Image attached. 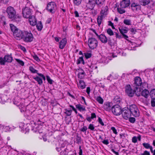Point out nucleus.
I'll use <instances>...</instances> for the list:
<instances>
[{
  "label": "nucleus",
  "instance_id": "1",
  "mask_svg": "<svg viewBox=\"0 0 155 155\" xmlns=\"http://www.w3.org/2000/svg\"><path fill=\"white\" fill-rule=\"evenodd\" d=\"M133 87L135 88L136 90L138 91H141V89L147 88L148 87V85L146 82L142 83L141 78L139 77H136L134 79V82L133 85Z\"/></svg>",
  "mask_w": 155,
  "mask_h": 155
},
{
  "label": "nucleus",
  "instance_id": "2",
  "mask_svg": "<svg viewBox=\"0 0 155 155\" xmlns=\"http://www.w3.org/2000/svg\"><path fill=\"white\" fill-rule=\"evenodd\" d=\"M11 31L13 32L14 37L17 40H20L22 39L23 36L24 31H22L18 29L12 24L10 25Z\"/></svg>",
  "mask_w": 155,
  "mask_h": 155
},
{
  "label": "nucleus",
  "instance_id": "3",
  "mask_svg": "<svg viewBox=\"0 0 155 155\" xmlns=\"http://www.w3.org/2000/svg\"><path fill=\"white\" fill-rule=\"evenodd\" d=\"M34 39V37L30 31H24L23 36L22 39L26 42H29L32 41Z\"/></svg>",
  "mask_w": 155,
  "mask_h": 155
},
{
  "label": "nucleus",
  "instance_id": "4",
  "mask_svg": "<svg viewBox=\"0 0 155 155\" xmlns=\"http://www.w3.org/2000/svg\"><path fill=\"white\" fill-rule=\"evenodd\" d=\"M138 91L136 90L135 88L134 87L133 89L130 85H127L125 87V92L126 94L129 97H133L134 93Z\"/></svg>",
  "mask_w": 155,
  "mask_h": 155
},
{
  "label": "nucleus",
  "instance_id": "5",
  "mask_svg": "<svg viewBox=\"0 0 155 155\" xmlns=\"http://www.w3.org/2000/svg\"><path fill=\"white\" fill-rule=\"evenodd\" d=\"M8 17L12 20H15L16 14V11L14 8L11 6L8 7L6 10Z\"/></svg>",
  "mask_w": 155,
  "mask_h": 155
},
{
  "label": "nucleus",
  "instance_id": "6",
  "mask_svg": "<svg viewBox=\"0 0 155 155\" xmlns=\"http://www.w3.org/2000/svg\"><path fill=\"white\" fill-rule=\"evenodd\" d=\"M88 44L89 47L91 49L95 48L98 45V41L94 38H91L88 40Z\"/></svg>",
  "mask_w": 155,
  "mask_h": 155
},
{
  "label": "nucleus",
  "instance_id": "7",
  "mask_svg": "<svg viewBox=\"0 0 155 155\" xmlns=\"http://www.w3.org/2000/svg\"><path fill=\"white\" fill-rule=\"evenodd\" d=\"M122 114L123 118L127 120L131 116V110L128 107H124L123 109Z\"/></svg>",
  "mask_w": 155,
  "mask_h": 155
},
{
  "label": "nucleus",
  "instance_id": "8",
  "mask_svg": "<svg viewBox=\"0 0 155 155\" xmlns=\"http://www.w3.org/2000/svg\"><path fill=\"white\" fill-rule=\"evenodd\" d=\"M22 14L24 18H28L31 16L32 10L29 8L26 7L22 9Z\"/></svg>",
  "mask_w": 155,
  "mask_h": 155
},
{
  "label": "nucleus",
  "instance_id": "9",
  "mask_svg": "<svg viewBox=\"0 0 155 155\" xmlns=\"http://www.w3.org/2000/svg\"><path fill=\"white\" fill-rule=\"evenodd\" d=\"M56 5L54 2H51L47 5V9L50 12L54 13L56 9Z\"/></svg>",
  "mask_w": 155,
  "mask_h": 155
},
{
  "label": "nucleus",
  "instance_id": "10",
  "mask_svg": "<svg viewBox=\"0 0 155 155\" xmlns=\"http://www.w3.org/2000/svg\"><path fill=\"white\" fill-rule=\"evenodd\" d=\"M113 113L116 115H119L122 114V110L120 107H111Z\"/></svg>",
  "mask_w": 155,
  "mask_h": 155
},
{
  "label": "nucleus",
  "instance_id": "11",
  "mask_svg": "<svg viewBox=\"0 0 155 155\" xmlns=\"http://www.w3.org/2000/svg\"><path fill=\"white\" fill-rule=\"evenodd\" d=\"M29 69L32 73L37 74L39 76L42 78L45 81V77L43 74L38 73V71L35 69L33 67L30 66L29 68Z\"/></svg>",
  "mask_w": 155,
  "mask_h": 155
},
{
  "label": "nucleus",
  "instance_id": "12",
  "mask_svg": "<svg viewBox=\"0 0 155 155\" xmlns=\"http://www.w3.org/2000/svg\"><path fill=\"white\" fill-rule=\"evenodd\" d=\"M96 3L95 0H89L87 3V7L89 9H92L94 7Z\"/></svg>",
  "mask_w": 155,
  "mask_h": 155
},
{
  "label": "nucleus",
  "instance_id": "13",
  "mask_svg": "<svg viewBox=\"0 0 155 155\" xmlns=\"http://www.w3.org/2000/svg\"><path fill=\"white\" fill-rule=\"evenodd\" d=\"M131 7L132 10L134 12H135L140 10V5L137 3L134 2H133L131 4Z\"/></svg>",
  "mask_w": 155,
  "mask_h": 155
},
{
  "label": "nucleus",
  "instance_id": "14",
  "mask_svg": "<svg viewBox=\"0 0 155 155\" xmlns=\"http://www.w3.org/2000/svg\"><path fill=\"white\" fill-rule=\"evenodd\" d=\"M132 109H130L131 113L135 117H138L139 116V111L137 107H132Z\"/></svg>",
  "mask_w": 155,
  "mask_h": 155
},
{
  "label": "nucleus",
  "instance_id": "15",
  "mask_svg": "<svg viewBox=\"0 0 155 155\" xmlns=\"http://www.w3.org/2000/svg\"><path fill=\"white\" fill-rule=\"evenodd\" d=\"M129 0H123L120 3V6L122 8H126L129 5Z\"/></svg>",
  "mask_w": 155,
  "mask_h": 155
},
{
  "label": "nucleus",
  "instance_id": "16",
  "mask_svg": "<svg viewBox=\"0 0 155 155\" xmlns=\"http://www.w3.org/2000/svg\"><path fill=\"white\" fill-rule=\"evenodd\" d=\"M67 42L66 38L62 39L59 42V47L61 49H63L65 47Z\"/></svg>",
  "mask_w": 155,
  "mask_h": 155
},
{
  "label": "nucleus",
  "instance_id": "17",
  "mask_svg": "<svg viewBox=\"0 0 155 155\" xmlns=\"http://www.w3.org/2000/svg\"><path fill=\"white\" fill-rule=\"evenodd\" d=\"M98 37L102 43H107L108 39L105 35L101 34L99 35Z\"/></svg>",
  "mask_w": 155,
  "mask_h": 155
},
{
  "label": "nucleus",
  "instance_id": "18",
  "mask_svg": "<svg viewBox=\"0 0 155 155\" xmlns=\"http://www.w3.org/2000/svg\"><path fill=\"white\" fill-rule=\"evenodd\" d=\"M29 125V124H28L25 125L24 123H21L20 124L19 127L22 130L27 131L30 130V129L28 128V125Z\"/></svg>",
  "mask_w": 155,
  "mask_h": 155
},
{
  "label": "nucleus",
  "instance_id": "19",
  "mask_svg": "<svg viewBox=\"0 0 155 155\" xmlns=\"http://www.w3.org/2000/svg\"><path fill=\"white\" fill-rule=\"evenodd\" d=\"M29 18V21L30 25L32 26H34L36 24V20L34 16L31 15Z\"/></svg>",
  "mask_w": 155,
  "mask_h": 155
},
{
  "label": "nucleus",
  "instance_id": "20",
  "mask_svg": "<svg viewBox=\"0 0 155 155\" xmlns=\"http://www.w3.org/2000/svg\"><path fill=\"white\" fill-rule=\"evenodd\" d=\"M26 107H21L20 108V111L21 112H25V115H28V116H29L30 115H31V112L28 110H26Z\"/></svg>",
  "mask_w": 155,
  "mask_h": 155
},
{
  "label": "nucleus",
  "instance_id": "21",
  "mask_svg": "<svg viewBox=\"0 0 155 155\" xmlns=\"http://www.w3.org/2000/svg\"><path fill=\"white\" fill-rule=\"evenodd\" d=\"M108 7L107 6H106L102 9L101 14V15L103 16L106 15L107 14Z\"/></svg>",
  "mask_w": 155,
  "mask_h": 155
},
{
  "label": "nucleus",
  "instance_id": "22",
  "mask_svg": "<svg viewBox=\"0 0 155 155\" xmlns=\"http://www.w3.org/2000/svg\"><path fill=\"white\" fill-rule=\"evenodd\" d=\"M78 87L83 89L85 87L86 85L84 81L80 80L79 81V84H78Z\"/></svg>",
  "mask_w": 155,
  "mask_h": 155
},
{
  "label": "nucleus",
  "instance_id": "23",
  "mask_svg": "<svg viewBox=\"0 0 155 155\" xmlns=\"http://www.w3.org/2000/svg\"><path fill=\"white\" fill-rule=\"evenodd\" d=\"M144 89L141 92V95L145 98H147L149 96L150 93H149V91L146 89V88Z\"/></svg>",
  "mask_w": 155,
  "mask_h": 155
},
{
  "label": "nucleus",
  "instance_id": "24",
  "mask_svg": "<svg viewBox=\"0 0 155 155\" xmlns=\"http://www.w3.org/2000/svg\"><path fill=\"white\" fill-rule=\"evenodd\" d=\"M4 59L6 62H11L12 61V57L10 55H6L4 57Z\"/></svg>",
  "mask_w": 155,
  "mask_h": 155
},
{
  "label": "nucleus",
  "instance_id": "25",
  "mask_svg": "<svg viewBox=\"0 0 155 155\" xmlns=\"http://www.w3.org/2000/svg\"><path fill=\"white\" fill-rule=\"evenodd\" d=\"M140 4L143 5H147L150 2V0H139Z\"/></svg>",
  "mask_w": 155,
  "mask_h": 155
},
{
  "label": "nucleus",
  "instance_id": "26",
  "mask_svg": "<svg viewBox=\"0 0 155 155\" xmlns=\"http://www.w3.org/2000/svg\"><path fill=\"white\" fill-rule=\"evenodd\" d=\"M149 94L151 99H155V89L151 90Z\"/></svg>",
  "mask_w": 155,
  "mask_h": 155
},
{
  "label": "nucleus",
  "instance_id": "27",
  "mask_svg": "<svg viewBox=\"0 0 155 155\" xmlns=\"http://www.w3.org/2000/svg\"><path fill=\"white\" fill-rule=\"evenodd\" d=\"M33 79L37 81L38 84L41 85L43 83L42 79L38 76H37L36 77H34Z\"/></svg>",
  "mask_w": 155,
  "mask_h": 155
},
{
  "label": "nucleus",
  "instance_id": "28",
  "mask_svg": "<svg viewBox=\"0 0 155 155\" xmlns=\"http://www.w3.org/2000/svg\"><path fill=\"white\" fill-rule=\"evenodd\" d=\"M85 73L84 71L81 70V72H80L78 74V77L80 79H82L84 78L85 76Z\"/></svg>",
  "mask_w": 155,
  "mask_h": 155
},
{
  "label": "nucleus",
  "instance_id": "29",
  "mask_svg": "<svg viewBox=\"0 0 155 155\" xmlns=\"http://www.w3.org/2000/svg\"><path fill=\"white\" fill-rule=\"evenodd\" d=\"M36 27L39 31H41L43 28V26L41 21H39L36 25Z\"/></svg>",
  "mask_w": 155,
  "mask_h": 155
},
{
  "label": "nucleus",
  "instance_id": "30",
  "mask_svg": "<svg viewBox=\"0 0 155 155\" xmlns=\"http://www.w3.org/2000/svg\"><path fill=\"white\" fill-rule=\"evenodd\" d=\"M104 0H96V3L98 5L99 7L102 6L104 3Z\"/></svg>",
  "mask_w": 155,
  "mask_h": 155
},
{
  "label": "nucleus",
  "instance_id": "31",
  "mask_svg": "<svg viewBox=\"0 0 155 155\" xmlns=\"http://www.w3.org/2000/svg\"><path fill=\"white\" fill-rule=\"evenodd\" d=\"M103 16L102 15L99 16L97 18V22L99 26H100L101 24L102 20L103 19Z\"/></svg>",
  "mask_w": 155,
  "mask_h": 155
},
{
  "label": "nucleus",
  "instance_id": "32",
  "mask_svg": "<svg viewBox=\"0 0 155 155\" xmlns=\"http://www.w3.org/2000/svg\"><path fill=\"white\" fill-rule=\"evenodd\" d=\"M124 23L128 25H131V20L130 19H125L123 21Z\"/></svg>",
  "mask_w": 155,
  "mask_h": 155
},
{
  "label": "nucleus",
  "instance_id": "33",
  "mask_svg": "<svg viewBox=\"0 0 155 155\" xmlns=\"http://www.w3.org/2000/svg\"><path fill=\"white\" fill-rule=\"evenodd\" d=\"M81 63L83 64H84V61L83 59V57H79L77 61V63L78 64H79Z\"/></svg>",
  "mask_w": 155,
  "mask_h": 155
},
{
  "label": "nucleus",
  "instance_id": "34",
  "mask_svg": "<svg viewBox=\"0 0 155 155\" xmlns=\"http://www.w3.org/2000/svg\"><path fill=\"white\" fill-rule=\"evenodd\" d=\"M119 30L121 34L123 35L127 32L128 30L123 28L119 29Z\"/></svg>",
  "mask_w": 155,
  "mask_h": 155
},
{
  "label": "nucleus",
  "instance_id": "35",
  "mask_svg": "<svg viewBox=\"0 0 155 155\" xmlns=\"http://www.w3.org/2000/svg\"><path fill=\"white\" fill-rule=\"evenodd\" d=\"M114 102L115 103H116V104H115L112 106V107H115L116 105L118 106L119 107H120V105H118V104L120 103V99H117V100H116L115 98H114Z\"/></svg>",
  "mask_w": 155,
  "mask_h": 155
},
{
  "label": "nucleus",
  "instance_id": "36",
  "mask_svg": "<svg viewBox=\"0 0 155 155\" xmlns=\"http://www.w3.org/2000/svg\"><path fill=\"white\" fill-rule=\"evenodd\" d=\"M65 113L68 116H70L71 114L72 110L71 109H65Z\"/></svg>",
  "mask_w": 155,
  "mask_h": 155
},
{
  "label": "nucleus",
  "instance_id": "37",
  "mask_svg": "<svg viewBox=\"0 0 155 155\" xmlns=\"http://www.w3.org/2000/svg\"><path fill=\"white\" fill-rule=\"evenodd\" d=\"M97 101L101 104H102L103 102V99L101 97L98 96L97 97Z\"/></svg>",
  "mask_w": 155,
  "mask_h": 155
},
{
  "label": "nucleus",
  "instance_id": "38",
  "mask_svg": "<svg viewBox=\"0 0 155 155\" xmlns=\"http://www.w3.org/2000/svg\"><path fill=\"white\" fill-rule=\"evenodd\" d=\"M143 146L146 149H150L152 146H150V144L147 143H143L142 144Z\"/></svg>",
  "mask_w": 155,
  "mask_h": 155
},
{
  "label": "nucleus",
  "instance_id": "39",
  "mask_svg": "<svg viewBox=\"0 0 155 155\" xmlns=\"http://www.w3.org/2000/svg\"><path fill=\"white\" fill-rule=\"evenodd\" d=\"M107 34L110 36L112 35H114V32L110 28L107 30Z\"/></svg>",
  "mask_w": 155,
  "mask_h": 155
},
{
  "label": "nucleus",
  "instance_id": "40",
  "mask_svg": "<svg viewBox=\"0 0 155 155\" xmlns=\"http://www.w3.org/2000/svg\"><path fill=\"white\" fill-rule=\"evenodd\" d=\"M117 10L118 12L120 14H123L125 12V10L124 9L120 8H117Z\"/></svg>",
  "mask_w": 155,
  "mask_h": 155
},
{
  "label": "nucleus",
  "instance_id": "41",
  "mask_svg": "<svg viewBox=\"0 0 155 155\" xmlns=\"http://www.w3.org/2000/svg\"><path fill=\"white\" fill-rule=\"evenodd\" d=\"M74 2L76 5H78L81 4L82 0H74Z\"/></svg>",
  "mask_w": 155,
  "mask_h": 155
},
{
  "label": "nucleus",
  "instance_id": "42",
  "mask_svg": "<svg viewBox=\"0 0 155 155\" xmlns=\"http://www.w3.org/2000/svg\"><path fill=\"white\" fill-rule=\"evenodd\" d=\"M128 119L129 122L132 123H134L136 120L135 118L133 117H130Z\"/></svg>",
  "mask_w": 155,
  "mask_h": 155
},
{
  "label": "nucleus",
  "instance_id": "43",
  "mask_svg": "<svg viewBox=\"0 0 155 155\" xmlns=\"http://www.w3.org/2000/svg\"><path fill=\"white\" fill-rule=\"evenodd\" d=\"M46 79L47 80L48 82L50 84H52L53 83V80L51 79L50 77L47 76H46Z\"/></svg>",
  "mask_w": 155,
  "mask_h": 155
},
{
  "label": "nucleus",
  "instance_id": "44",
  "mask_svg": "<svg viewBox=\"0 0 155 155\" xmlns=\"http://www.w3.org/2000/svg\"><path fill=\"white\" fill-rule=\"evenodd\" d=\"M5 62H6L5 61L4 58L2 57L0 58V64H1L4 65Z\"/></svg>",
  "mask_w": 155,
  "mask_h": 155
},
{
  "label": "nucleus",
  "instance_id": "45",
  "mask_svg": "<svg viewBox=\"0 0 155 155\" xmlns=\"http://www.w3.org/2000/svg\"><path fill=\"white\" fill-rule=\"evenodd\" d=\"M102 59L103 60L102 62L105 63H107L109 61V59L107 58H106L103 57L102 58Z\"/></svg>",
  "mask_w": 155,
  "mask_h": 155
},
{
  "label": "nucleus",
  "instance_id": "46",
  "mask_svg": "<svg viewBox=\"0 0 155 155\" xmlns=\"http://www.w3.org/2000/svg\"><path fill=\"white\" fill-rule=\"evenodd\" d=\"M84 56L87 59H88L91 57L92 54L91 53H85L84 54Z\"/></svg>",
  "mask_w": 155,
  "mask_h": 155
},
{
  "label": "nucleus",
  "instance_id": "47",
  "mask_svg": "<svg viewBox=\"0 0 155 155\" xmlns=\"http://www.w3.org/2000/svg\"><path fill=\"white\" fill-rule=\"evenodd\" d=\"M16 60L19 64L21 66H23L24 65V62L18 59H16Z\"/></svg>",
  "mask_w": 155,
  "mask_h": 155
},
{
  "label": "nucleus",
  "instance_id": "48",
  "mask_svg": "<svg viewBox=\"0 0 155 155\" xmlns=\"http://www.w3.org/2000/svg\"><path fill=\"white\" fill-rule=\"evenodd\" d=\"M68 152L66 151V149H64L60 153V155H67Z\"/></svg>",
  "mask_w": 155,
  "mask_h": 155
},
{
  "label": "nucleus",
  "instance_id": "49",
  "mask_svg": "<svg viewBox=\"0 0 155 155\" xmlns=\"http://www.w3.org/2000/svg\"><path fill=\"white\" fill-rule=\"evenodd\" d=\"M76 139L77 143H79L81 142V137H79L78 135H77L76 137Z\"/></svg>",
  "mask_w": 155,
  "mask_h": 155
},
{
  "label": "nucleus",
  "instance_id": "50",
  "mask_svg": "<svg viewBox=\"0 0 155 155\" xmlns=\"http://www.w3.org/2000/svg\"><path fill=\"white\" fill-rule=\"evenodd\" d=\"M34 59L38 62L40 61V60L36 54H34L33 56Z\"/></svg>",
  "mask_w": 155,
  "mask_h": 155
},
{
  "label": "nucleus",
  "instance_id": "51",
  "mask_svg": "<svg viewBox=\"0 0 155 155\" xmlns=\"http://www.w3.org/2000/svg\"><path fill=\"white\" fill-rule=\"evenodd\" d=\"M88 128L92 130H94V127L93 124H90Z\"/></svg>",
  "mask_w": 155,
  "mask_h": 155
},
{
  "label": "nucleus",
  "instance_id": "52",
  "mask_svg": "<svg viewBox=\"0 0 155 155\" xmlns=\"http://www.w3.org/2000/svg\"><path fill=\"white\" fill-rule=\"evenodd\" d=\"M87 129V128L86 126H84L80 130L83 132H86V131Z\"/></svg>",
  "mask_w": 155,
  "mask_h": 155
},
{
  "label": "nucleus",
  "instance_id": "53",
  "mask_svg": "<svg viewBox=\"0 0 155 155\" xmlns=\"http://www.w3.org/2000/svg\"><path fill=\"white\" fill-rule=\"evenodd\" d=\"M141 155H150V153L147 150L144 151L143 153H141Z\"/></svg>",
  "mask_w": 155,
  "mask_h": 155
},
{
  "label": "nucleus",
  "instance_id": "54",
  "mask_svg": "<svg viewBox=\"0 0 155 155\" xmlns=\"http://www.w3.org/2000/svg\"><path fill=\"white\" fill-rule=\"evenodd\" d=\"M111 130L113 131V132L114 134H117V130L114 127H112L111 128Z\"/></svg>",
  "mask_w": 155,
  "mask_h": 155
},
{
  "label": "nucleus",
  "instance_id": "55",
  "mask_svg": "<svg viewBox=\"0 0 155 155\" xmlns=\"http://www.w3.org/2000/svg\"><path fill=\"white\" fill-rule=\"evenodd\" d=\"M151 103L152 107H155V99H152Z\"/></svg>",
  "mask_w": 155,
  "mask_h": 155
},
{
  "label": "nucleus",
  "instance_id": "56",
  "mask_svg": "<svg viewBox=\"0 0 155 155\" xmlns=\"http://www.w3.org/2000/svg\"><path fill=\"white\" fill-rule=\"evenodd\" d=\"M78 110L80 111H83L85 110V107H76Z\"/></svg>",
  "mask_w": 155,
  "mask_h": 155
},
{
  "label": "nucleus",
  "instance_id": "57",
  "mask_svg": "<svg viewBox=\"0 0 155 155\" xmlns=\"http://www.w3.org/2000/svg\"><path fill=\"white\" fill-rule=\"evenodd\" d=\"M137 141V138L136 137H134L132 139V141L134 143H136Z\"/></svg>",
  "mask_w": 155,
  "mask_h": 155
},
{
  "label": "nucleus",
  "instance_id": "58",
  "mask_svg": "<svg viewBox=\"0 0 155 155\" xmlns=\"http://www.w3.org/2000/svg\"><path fill=\"white\" fill-rule=\"evenodd\" d=\"M98 122L102 126H104V124L102 122V119L100 117L98 118Z\"/></svg>",
  "mask_w": 155,
  "mask_h": 155
},
{
  "label": "nucleus",
  "instance_id": "59",
  "mask_svg": "<svg viewBox=\"0 0 155 155\" xmlns=\"http://www.w3.org/2000/svg\"><path fill=\"white\" fill-rule=\"evenodd\" d=\"M96 116L94 113H92L91 114V118L92 119H93L94 118H96Z\"/></svg>",
  "mask_w": 155,
  "mask_h": 155
},
{
  "label": "nucleus",
  "instance_id": "60",
  "mask_svg": "<svg viewBox=\"0 0 155 155\" xmlns=\"http://www.w3.org/2000/svg\"><path fill=\"white\" fill-rule=\"evenodd\" d=\"M130 31L131 32L134 33V34H135L136 33V32L137 31L136 29H135L134 28H130Z\"/></svg>",
  "mask_w": 155,
  "mask_h": 155
},
{
  "label": "nucleus",
  "instance_id": "61",
  "mask_svg": "<svg viewBox=\"0 0 155 155\" xmlns=\"http://www.w3.org/2000/svg\"><path fill=\"white\" fill-rule=\"evenodd\" d=\"M102 143L106 145H107L109 144V142L108 140H104L102 141Z\"/></svg>",
  "mask_w": 155,
  "mask_h": 155
},
{
  "label": "nucleus",
  "instance_id": "62",
  "mask_svg": "<svg viewBox=\"0 0 155 155\" xmlns=\"http://www.w3.org/2000/svg\"><path fill=\"white\" fill-rule=\"evenodd\" d=\"M19 47L20 48L23 50L24 51H26V48L23 46H22L21 45H20Z\"/></svg>",
  "mask_w": 155,
  "mask_h": 155
},
{
  "label": "nucleus",
  "instance_id": "63",
  "mask_svg": "<svg viewBox=\"0 0 155 155\" xmlns=\"http://www.w3.org/2000/svg\"><path fill=\"white\" fill-rule=\"evenodd\" d=\"M107 41L108 42V44L110 45H112L113 44V42L110 38H109L108 39Z\"/></svg>",
  "mask_w": 155,
  "mask_h": 155
},
{
  "label": "nucleus",
  "instance_id": "64",
  "mask_svg": "<svg viewBox=\"0 0 155 155\" xmlns=\"http://www.w3.org/2000/svg\"><path fill=\"white\" fill-rule=\"evenodd\" d=\"M111 103H110V102H106V103H105L104 104L105 105H106V106H107V107H110L111 106Z\"/></svg>",
  "mask_w": 155,
  "mask_h": 155
}]
</instances>
